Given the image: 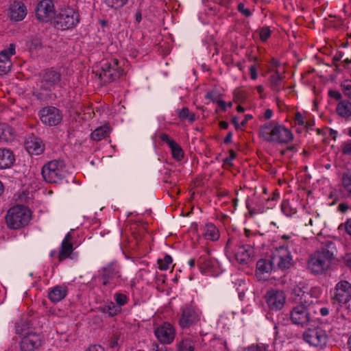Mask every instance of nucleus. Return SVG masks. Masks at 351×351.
Returning a JSON list of instances; mask_svg holds the SVG:
<instances>
[{"instance_id": "nucleus-1", "label": "nucleus", "mask_w": 351, "mask_h": 351, "mask_svg": "<svg viewBox=\"0 0 351 351\" xmlns=\"http://www.w3.org/2000/svg\"><path fill=\"white\" fill-rule=\"evenodd\" d=\"M336 252V245L332 241H326L322 243L321 248L315 251L308 258V268L315 274H324L333 263Z\"/></svg>"}, {"instance_id": "nucleus-2", "label": "nucleus", "mask_w": 351, "mask_h": 351, "mask_svg": "<svg viewBox=\"0 0 351 351\" xmlns=\"http://www.w3.org/2000/svg\"><path fill=\"white\" fill-rule=\"evenodd\" d=\"M259 135L267 142L279 144L288 143L293 139V134L289 129L272 122L261 126Z\"/></svg>"}, {"instance_id": "nucleus-3", "label": "nucleus", "mask_w": 351, "mask_h": 351, "mask_svg": "<svg viewBox=\"0 0 351 351\" xmlns=\"http://www.w3.org/2000/svg\"><path fill=\"white\" fill-rule=\"evenodd\" d=\"M93 72L104 84H107L119 79L123 70L119 66L118 60L110 59L100 62V66H96Z\"/></svg>"}, {"instance_id": "nucleus-4", "label": "nucleus", "mask_w": 351, "mask_h": 351, "mask_svg": "<svg viewBox=\"0 0 351 351\" xmlns=\"http://www.w3.org/2000/svg\"><path fill=\"white\" fill-rule=\"evenodd\" d=\"M40 81L37 84L39 90L46 93L45 95L42 92L36 93V96L41 100L47 99L55 87L59 84L61 75L53 69L43 71L40 75Z\"/></svg>"}, {"instance_id": "nucleus-5", "label": "nucleus", "mask_w": 351, "mask_h": 351, "mask_svg": "<svg viewBox=\"0 0 351 351\" xmlns=\"http://www.w3.org/2000/svg\"><path fill=\"white\" fill-rule=\"evenodd\" d=\"M30 210L25 206L18 205L10 208L5 216L7 226L10 229H20L28 224Z\"/></svg>"}, {"instance_id": "nucleus-6", "label": "nucleus", "mask_w": 351, "mask_h": 351, "mask_svg": "<svg viewBox=\"0 0 351 351\" xmlns=\"http://www.w3.org/2000/svg\"><path fill=\"white\" fill-rule=\"evenodd\" d=\"M251 235L256 237V234H252L250 230L245 229V236L237 244L235 258L239 263H247L254 254L253 247L255 243L250 239Z\"/></svg>"}, {"instance_id": "nucleus-7", "label": "nucleus", "mask_w": 351, "mask_h": 351, "mask_svg": "<svg viewBox=\"0 0 351 351\" xmlns=\"http://www.w3.org/2000/svg\"><path fill=\"white\" fill-rule=\"evenodd\" d=\"M42 176L47 183H58L66 176L65 165L63 162L51 160L42 169Z\"/></svg>"}, {"instance_id": "nucleus-8", "label": "nucleus", "mask_w": 351, "mask_h": 351, "mask_svg": "<svg viewBox=\"0 0 351 351\" xmlns=\"http://www.w3.org/2000/svg\"><path fill=\"white\" fill-rule=\"evenodd\" d=\"M304 341L310 346L323 348L328 341L327 332L321 327L310 328L302 335Z\"/></svg>"}, {"instance_id": "nucleus-9", "label": "nucleus", "mask_w": 351, "mask_h": 351, "mask_svg": "<svg viewBox=\"0 0 351 351\" xmlns=\"http://www.w3.org/2000/svg\"><path fill=\"white\" fill-rule=\"evenodd\" d=\"M99 272L104 286L114 287L121 280L120 267L116 262L110 263L102 267Z\"/></svg>"}, {"instance_id": "nucleus-10", "label": "nucleus", "mask_w": 351, "mask_h": 351, "mask_svg": "<svg viewBox=\"0 0 351 351\" xmlns=\"http://www.w3.org/2000/svg\"><path fill=\"white\" fill-rule=\"evenodd\" d=\"M272 263L276 269L285 270L290 268L293 265L291 252L285 245L276 247L271 254Z\"/></svg>"}, {"instance_id": "nucleus-11", "label": "nucleus", "mask_w": 351, "mask_h": 351, "mask_svg": "<svg viewBox=\"0 0 351 351\" xmlns=\"http://www.w3.org/2000/svg\"><path fill=\"white\" fill-rule=\"evenodd\" d=\"M80 20L78 12L71 8L60 10L56 18V23L59 28L69 29L74 27Z\"/></svg>"}, {"instance_id": "nucleus-12", "label": "nucleus", "mask_w": 351, "mask_h": 351, "mask_svg": "<svg viewBox=\"0 0 351 351\" xmlns=\"http://www.w3.org/2000/svg\"><path fill=\"white\" fill-rule=\"evenodd\" d=\"M40 121L49 126L58 125L62 119V115L59 109L53 106H47L39 111Z\"/></svg>"}, {"instance_id": "nucleus-13", "label": "nucleus", "mask_w": 351, "mask_h": 351, "mask_svg": "<svg viewBox=\"0 0 351 351\" xmlns=\"http://www.w3.org/2000/svg\"><path fill=\"white\" fill-rule=\"evenodd\" d=\"M334 302L346 304L351 300V284L347 280H340L334 288L332 297Z\"/></svg>"}, {"instance_id": "nucleus-14", "label": "nucleus", "mask_w": 351, "mask_h": 351, "mask_svg": "<svg viewBox=\"0 0 351 351\" xmlns=\"http://www.w3.org/2000/svg\"><path fill=\"white\" fill-rule=\"evenodd\" d=\"M290 319L294 324L302 326L307 325L311 319L307 306L299 304L293 306L290 311Z\"/></svg>"}, {"instance_id": "nucleus-15", "label": "nucleus", "mask_w": 351, "mask_h": 351, "mask_svg": "<svg viewBox=\"0 0 351 351\" xmlns=\"http://www.w3.org/2000/svg\"><path fill=\"white\" fill-rule=\"evenodd\" d=\"M56 12L51 0H43L38 3L36 8L37 19L43 22H48L55 17Z\"/></svg>"}, {"instance_id": "nucleus-16", "label": "nucleus", "mask_w": 351, "mask_h": 351, "mask_svg": "<svg viewBox=\"0 0 351 351\" xmlns=\"http://www.w3.org/2000/svg\"><path fill=\"white\" fill-rule=\"evenodd\" d=\"M155 335L162 345L171 343L176 335L173 326L169 322H165L154 330Z\"/></svg>"}, {"instance_id": "nucleus-17", "label": "nucleus", "mask_w": 351, "mask_h": 351, "mask_svg": "<svg viewBox=\"0 0 351 351\" xmlns=\"http://www.w3.org/2000/svg\"><path fill=\"white\" fill-rule=\"evenodd\" d=\"M265 299L271 310L278 311L283 307L286 297L283 291L271 289L267 292Z\"/></svg>"}, {"instance_id": "nucleus-18", "label": "nucleus", "mask_w": 351, "mask_h": 351, "mask_svg": "<svg viewBox=\"0 0 351 351\" xmlns=\"http://www.w3.org/2000/svg\"><path fill=\"white\" fill-rule=\"evenodd\" d=\"M42 344L40 336L36 332H27L20 341L21 351H34Z\"/></svg>"}, {"instance_id": "nucleus-19", "label": "nucleus", "mask_w": 351, "mask_h": 351, "mask_svg": "<svg viewBox=\"0 0 351 351\" xmlns=\"http://www.w3.org/2000/svg\"><path fill=\"white\" fill-rule=\"evenodd\" d=\"M199 320V316L195 309L190 306H186L182 309L179 325L182 328H189Z\"/></svg>"}, {"instance_id": "nucleus-20", "label": "nucleus", "mask_w": 351, "mask_h": 351, "mask_svg": "<svg viewBox=\"0 0 351 351\" xmlns=\"http://www.w3.org/2000/svg\"><path fill=\"white\" fill-rule=\"evenodd\" d=\"M25 147L31 155L41 154L45 150V145L43 141L34 134H29L27 136L25 141Z\"/></svg>"}, {"instance_id": "nucleus-21", "label": "nucleus", "mask_w": 351, "mask_h": 351, "mask_svg": "<svg viewBox=\"0 0 351 351\" xmlns=\"http://www.w3.org/2000/svg\"><path fill=\"white\" fill-rule=\"evenodd\" d=\"M9 16L15 21H22L27 15V8L21 1H14L10 6Z\"/></svg>"}, {"instance_id": "nucleus-22", "label": "nucleus", "mask_w": 351, "mask_h": 351, "mask_svg": "<svg viewBox=\"0 0 351 351\" xmlns=\"http://www.w3.org/2000/svg\"><path fill=\"white\" fill-rule=\"evenodd\" d=\"M67 287L64 285H57L49 289L48 298L53 303H57L63 300L67 295Z\"/></svg>"}, {"instance_id": "nucleus-23", "label": "nucleus", "mask_w": 351, "mask_h": 351, "mask_svg": "<svg viewBox=\"0 0 351 351\" xmlns=\"http://www.w3.org/2000/svg\"><path fill=\"white\" fill-rule=\"evenodd\" d=\"M15 156L13 152L6 148H0V169L10 168L14 163Z\"/></svg>"}, {"instance_id": "nucleus-24", "label": "nucleus", "mask_w": 351, "mask_h": 351, "mask_svg": "<svg viewBox=\"0 0 351 351\" xmlns=\"http://www.w3.org/2000/svg\"><path fill=\"white\" fill-rule=\"evenodd\" d=\"M215 265V260L209 256L208 252L199 257L197 260V265L202 273L209 272L212 270Z\"/></svg>"}, {"instance_id": "nucleus-25", "label": "nucleus", "mask_w": 351, "mask_h": 351, "mask_svg": "<svg viewBox=\"0 0 351 351\" xmlns=\"http://www.w3.org/2000/svg\"><path fill=\"white\" fill-rule=\"evenodd\" d=\"M274 269L275 270L276 269L272 263L271 257L269 260L260 259L256 263V271L258 274H268Z\"/></svg>"}, {"instance_id": "nucleus-26", "label": "nucleus", "mask_w": 351, "mask_h": 351, "mask_svg": "<svg viewBox=\"0 0 351 351\" xmlns=\"http://www.w3.org/2000/svg\"><path fill=\"white\" fill-rule=\"evenodd\" d=\"M14 138L13 129L5 123H0V141L10 142Z\"/></svg>"}, {"instance_id": "nucleus-27", "label": "nucleus", "mask_w": 351, "mask_h": 351, "mask_svg": "<svg viewBox=\"0 0 351 351\" xmlns=\"http://www.w3.org/2000/svg\"><path fill=\"white\" fill-rule=\"evenodd\" d=\"M203 236L205 239L217 241L219 238V232L213 223H207L204 228Z\"/></svg>"}, {"instance_id": "nucleus-28", "label": "nucleus", "mask_w": 351, "mask_h": 351, "mask_svg": "<svg viewBox=\"0 0 351 351\" xmlns=\"http://www.w3.org/2000/svg\"><path fill=\"white\" fill-rule=\"evenodd\" d=\"M196 341L191 337H184L177 343V351H195Z\"/></svg>"}, {"instance_id": "nucleus-29", "label": "nucleus", "mask_w": 351, "mask_h": 351, "mask_svg": "<svg viewBox=\"0 0 351 351\" xmlns=\"http://www.w3.org/2000/svg\"><path fill=\"white\" fill-rule=\"evenodd\" d=\"M337 114L344 118L351 117V102L348 100L340 101L336 108Z\"/></svg>"}, {"instance_id": "nucleus-30", "label": "nucleus", "mask_w": 351, "mask_h": 351, "mask_svg": "<svg viewBox=\"0 0 351 351\" xmlns=\"http://www.w3.org/2000/svg\"><path fill=\"white\" fill-rule=\"evenodd\" d=\"M110 133V128L108 125H103L95 129L91 134V138L93 141H101L107 137Z\"/></svg>"}, {"instance_id": "nucleus-31", "label": "nucleus", "mask_w": 351, "mask_h": 351, "mask_svg": "<svg viewBox=\"0 0 351 351\" xmlns=\"http://www.w3.org/2000/svg\"><path fill=\"white\" fill-rule=\"evenodd\" d=\"M73 250L72 243L62 242L61 249L59 252L58 258L60 261L68 258Z\"/></svg>"}, {"instance_id": "nucleus-32", "label": "nucleus", "mask_w": 351, "mask_h": 351, "mask_svg": "<svg viewBox=\"0 0 351 351\" xmlns=\"http://www.w3.org/2000/svg\"><path fill=\"white\" fill-rule=\"evenodd\" d=\"M178 114L180 119L188 120L190 123H193L195 121V115L194 113L190 112L189 109L186 107H184L181 110H178Z\"/></svg>"}, {"instance_id": "nucleus-33", "label": "nucleus", "mask_w": 351, "mask_h": 351, "mask_svg": "<svg viewBox=\"0 0 351 351\" xmlns=\"http://www.w3.org/2000/svg\"><path fill=\"white\" fill-rule=\"evenodd\" d=\"M10 58L6 55L0 54V75L7 73L11 68Z\"/></svg>"}, {"instance_id": "nucleus-34", "label": "nucleus", "mask_w": 351, "mask_h": 351, "mask_svg": "<svg viewBox=\"0 0 351 351\" xmlns=\"http://www.w3.org/2000/svg\"><path fill=\"white\" fill-rule=\"evenodd\" d=\"M282 80V77L280 75L279 72L276 71L274 74L270 76L269 81L271 88L275 91L279 90V85Z\"/></svg>"}, {"instance_id": "nucleus-35", "label": "nucleus", "mask_w": 351, "mask_h": 351, "mask_svg": "<svg viewBox=\"0 0 351 351\" xmlns=\"http://www.w3.org/2000/svg\"><path fill=\"white\" fill-rule=\"evenodd\" d=\"M169 147L171 150L173 158L176 160H181L184 156V152L181 147L175 142L173 145L172 144Z\"/></svg>"}, {"instance_id": "nucleus-36", "label": "nucleus", "mask_w": 351, "mask_h": 351, "mask_svg": "<svg viewBox=\"0 0 351 351\" xmlns=\"http://www.w3.org/2000/svg\"><path fill=\"white\" fill-rule=\"evenodd\" d=\"M102 311L104 313H107L110 316H114L121 311V307L116 306L113 302H111L103 306Z\"/></svg>"}, {"instance_id": "nucleus-37", "label": "nucleus", "mask_w": 351, "mask_h": 351, "mask_svg": "<svg viewBox=\"0 0 351 351\" xmlns=\"http://www.w3.org/2000/svg\"><path fill=\"white\" fill-rule=\"evenodd\" d=\"M16 333L25 335L27 332L26 330L29 328V324L26 320L21 319L16 323Z\"/></svg>"}, {"instance_id": "nucleus-38", "label": "nucleus", "mask_w": 351, "mask_h": 351, "mask_svg": "<svg viewBox=\"0 0 351 351\" xmlns=\"http://www.w3.org/2000/svg\"><path fill=\"white\" fill-rule=\"evenodd\" d=\"M282 239L288 241L286 245H285V247H287V250H289V247L293 248L294 246L298 245L300 240L299 238L295 235L284 234L282 236Z\"/></svg>"}, {"instance_id": "nucleus-39", "label": "nucleus", "mask_w": 351, "mask_h": 351, "mask_svg": "<svg viewBox=\"0 0 351 351\" xmlns=\"http://www.w3.org/2000/svg\"><path fill=\"white\" fill-rule=\"evenodd\" d=\"M342 184L348 193L351 192V171L343 173L342 176Z\"/></svg>"}, {"instance_id": "nucleus-40", "label": "nucleus", "mask_w": 351, "mask_h": 351, "mask_svg": "<svg viewBox=\"0 0 351 351\" xmlns=\"http://www.w3.org/2000/svg\"><path fill=\"white\" fill-rule=\"evenodd\" d=\"M128 0H105L106 5L112 8L117 9L123 7Z\"/></svg>"}, {"instance_id": "nucleus-41", "label": "nucleus", "mask_w": 351, "mask_h": 351, "mask_svg": "<svg viewBox=\"0 0 351 351\" xmlns=\"http://www.w3.org/2000/svg\"><path fill=\"white\" fill-rule=\"evenodd\" d=\"M172 263V258L169 255H166L164 260H158V267L161 270H167L169 268V265Z\"/></svg>"}, {"instance_id": "nucleus-42", "label": "nucleus", "mask_w": 351, "mask_h": 351, "mask_svg": "<svg viewBox=\"0 0 351 351\" xmlns=\"http://www.w3.org/2000/svg\"><path fill=\"white\" fill-rule=\"evenodd\" d=\"M341 88L343 94L350 99H351V82L345 81L341 84Z\"/></svg>"}, {"instance_id": "nucleus-43", "label": "nucleus", "mask_w": 351, "mask_h": 351, "mask_svg": "<svg viewBox=\"0 0 351 351\" xmlns=\"http://www.w3.org/2000/svg\"><path fill=\"white\" fill-rule=\"evenodd\" d=\"M114 298L117 303L120 307L127 303V296L125 294L116 293Z\"/></svg>"}, {"instance_id": "nucleus-44", "label": "nucleus", "mask_w": 351, "mask_h": 351, "mask_svg": "<svg viewBox=\"0 0 351 351\" xmlns=\"http://www.w3.org/2000/svg\"><path fill=\"white\" fill-rule=\"evenodd\" d=\"M237 10L239 12L243 14L246 17H249L252 15V12L250 9L245 8L243 3H239L237 6Z\"/></svg>"}, {"instance_id": "nucleus-45", "label": "nucleus", "mask_w": 351, "mask_h": 351, "mask_svg": "<svg viewBox=\"0 0 351 351\" xmlns=\"http://www.w3.org/2000/svg\"><path fill=\"white\" fill-rule=\"evenodd\" d=\"M15 53V45L13 43L10 44L8 49H4L0 52V54L6 55L8 58H10V56L14 55Z\"/></svg>"}, {"instance_id": "nucleus-46", "label": "nucleus", "mask_w": 351, "mask_h": 351, "mask_svg": "<svg viewBox=\"0 0 351 351\" xmlns=\"http://www.w3.org/2000/svg\"><path fill=\"white\" fill-rule=\"evenodd\" d=\"M271 36V31L268 27H263L260 30V38L265 41Z\"/></svg>"}, {"instance_id": "nucleus-47", "label": "nucleus", "mask_w": 351, "mask_h": 351, "mask_svg": "<svg viewBox=\"0 0 351 351\" xmlns=\"http://www.w3.org/2000/svg\"><path fill=\"white\" fill-rule=\"evenodd\" d=\"M219 95L216 91L208 92L206 98L210 99L213 102H217L219 100Z\"/></svg>"}, {"instance_id": "nucleus-48", "label": "nucleus", "mask_w": 351, "mask_h": 351, "mask_svg": "<svg viewBox=\"0 0 351 351\" xmlns=\"http://www.w3.org/2000/svg\"><path fill=\"white\" fill-rule=\"evenodd\" d=\"M342 152L344 154L351 156V140L345 142L342 146Z\"/></svg>"}, {"instance_id": "nucleus-49", "label": "nucleus", "mask_w": 351, "mask_h": 351, "mask_svg": "<svg viewBox=\"0 0 351 351\" xmlns=\"http://www.w3.org/2000/svg\"><path fill=\"white\" fill-rule=\"evenodd\" d=\"M160 138L162 141L165 142L169 145V147L172 145V144L173 145V143L176 142L175 141L171 139L169 136L165 133L161 134L160 135Z\"/></svg>"}, {"instance_id": "nucleus-50", "label": "nucleus", "mask_w": 351, "mask_h": 351, "mask_svg": "<svg viewBox=\"0 0 351 351\" xmlns=\"http://www.w3.org/2000/svg\"><path fill=\"white\" fill-rule=\"evenodd\" d=\"M119 335H117V334H114L113 335V336L111 337L110 340V343H109V345L110 346V348H115L118 346V341H119Z\"/></svg>"}, {"instance_id": "nucleus-51", "label": "nucleus", "mask_w": 351, "mask_h": 351, "mask_svg": "<svg viewBox=\"0 0 351 351\" xmlns=\"http://www.w3.org/2000/svg\"><path fill=\"white\" fill-rule=\"evenodd\" d=\"M295 121L296 123H298L299 125H305V121L304 120V117H303L302 114L299 112H296L295 114Z\"/></svg>"}, {"instance_id": "nucleus-52", "label": "nucleus", "mask_w": 351, "mask_h": 351, "mask_svg": "<svg viewBox=\"0 0 351 351\" xmlns=\"http://www.w3.org/2000/svg\"><path fill=\"white\" fill-rule=\"evenodd\" d=\"M328 95L330 97L334 98L336 100H339L341 98V93L337 90H330L328 92Z\"/></svg>"}, {"instance_id": "nucleus-53", "label": "nucleus", "mask_w": 351, "mask_h": 351, "mask_svg": "<svg viewBox=\"0 0 351 351\" xmlns=\"http://www.w3.org/2000/svg\"><path fill=\"white\" fill-rule=\"evenodd\" d=\"M250 73L252 80H256L257 78V73L255 64H253L250 67Z\"/></svg>"}, {"instance_id": "nucleus-54", "label": "nucleus", "mask_w": 351, "mask_h": 351, "mask_svg": "<svg viewBox=\"0 0 351 351\" xmlns=\"http://www.w3.org/2000/svg\"><path fill=\"white\" fill-rule=\"evenodd\" d=\"M153 351H167V348L164 345L153 344Z\"/></svg>"}, {"instance_id": "nucleus-55", "label": "nucleus", "mask_w": 351, "mask_h": 351, "mask_svg": "<svg viewBox=\"0 0 351 351\" xmlns=\"http://www.w3.org/2000/svg\"><path fill=\"white\" fill-rule=\"evenodd\" d=\"M85 351H105V350H104V348H102L101 346L93 345V346H90Z\"/></svg>"}, {"instance_id": "nucleus-56", "label": "nucleus", "mask_w": 351, "mask_h": 351, "mask_svg": "<svg viewBox=\"0 0 351 351\" xmlns=\"http://www.w3.org/2000/svg\"><path fill=\"white\" fill-rule=\"evenodd\" d=\"M343 260H344V263L345 264L351 268V253H347L344 258H343Z\"/></svg>"}, {"instance_id": "nucleus-57", "label": "nucleus", "mask_w": 351, "mask_h": 351, "mask_svg": "<svg viewBox=\"0 0 351 351\" xmlns=\"http://www.w3.org/2000/svg\"><path fill=\"white\" fill-rule=\"evenodd\" d=\"M41 46V42L38 38H34L32 40V45L31 47H34V49H37L38 47Z\"/></svg>"}, {"instance_id": "nucleus-58", "label": "nucleus", "mask_w": 351, "mask_h": 351, "mask_svg": "<svg viewBox=\"0 0 351 351\" xmlns=\"http://www.w3.org/2000/svg\"><path fill=\"white\" fill-rule=\"evenodd\" d=\"M346 231L351 236V219H348L346 223Z\"/></svg>"}, {"instance_id": "nucleus-59", "label": "nucleus", "mask_w": 351, "mask_h": 351, "mask_svg": "<svg viewBox=\"0 0 351 351\" xmlns=\"http://www.w3.org/2000/svg\"><path fill=\"white\" fill-rule=\"evenodd\" d=\"M232 133L231 132H229L226 136L225 137L224 140H223V143L225 144H228L231 142L232 141Z\"/></svg>"}, {"instance_id": "nucleus-60", "label": "nucleus", "mask_w": 351, "mask_h": 351, "mask_svg": "<svg viewBox=\"0 0 351 351\" xmlns=\"http://www.w3.org/2000/svg\"><path fill=\"white\" fill-rule=\"evenodd\" d=\"M252 119V116L251 114H246L245 116V119L241 121V125L243 127L245 126L246 125L247 122Z\"/></svg>"}, {"instance_id": "nucleus-61", "label": "nucleus", "mask_w": 351, "mask_h": 351, "mask_svg": "<svg viewBox=\"0 0 351 351\" xmlns=\"http://www.w3.org/2000/svg\"><path fill=\"white\" fill-rule=\"evenodd\" d=\"M217 104L219 105V106L221 108V109L223 111H225L226 110V104L224 101L219 99Z\"/></svg>"}, {"instance_id": "nucleus-62", "label": "nucleus", "mask_w": 351, "mask_h": 351, "mask_svg": "<svg viewBox=\"0 0 351 351\" xmlns=\"http://www.w3.org/2000/svg\"><path fill=\"white\" fill-rule=\"evenodd\" d=\"M319 313L322 316H326L329 314V309L327 307H322L320 308Z\"/></svg>"}, {"instance_id": "nucleus-63", "label": "nucleus", "mask_w": 351, "mask_h": 351, "mask_svg": "<svg viewBox=\"0 0 351 351\" xmlns=\"http://www.w3.org/2000/svg\"><path fill=\"white\" fill-rule=\"evenodd\" d=\"M71 240H72V235H71V232H69L66 234V235L65 236V237L62 241L65 242V243H71Z\"/></svg>"}, {"instance_id": "nucleus-64", "label": "nucleus", "mask_w": 351, "mask_h": 351, "mask_svg": "<svg viewBox=\"0 0 351 351\" xmlns=\"http://www.w3.org/2000/svg\"><path fill=\"white\" fill-rule=\"evenodd\" d=\"M272 114H273V112L271 110H270V109L266 110V111L265 112V114H264L265 119H269L272 117Z\"/></svg>"}]
</instances>
